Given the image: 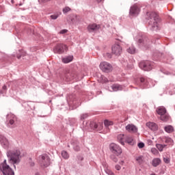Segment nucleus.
Returning a JSON list of instances; mask_svg holds the SVG:
<instances>
[{
  "instance_id": "38",
  "label": "nucleus",
  "mask_w": 175,
  "mask_h": 175,
  "mask_svg": "<svg viewBox=\"0 0 175 175\" xmlns=\"http://www.w3.org/2000/svg\"><path fill=\"white\" fill-rule=\"evenodd\" d=\"M105 173L107 174H108V175H115L113 173V172H111V170H109V169H105Z\"/></svg>"
},
{
  "instance_id": "34",
  "label": "nucleus",
  "mask_w": 175,
  "mask_h": 175,
  "mask_svg": "<svg viewBox=\"0 0 175 175\" xmlns=\"http://www.w3.org/2000/svg\"><path fill=\"white\" fill-rule=\"evenodd\" d=\"M6 91H8V88H7L6 85H4L2 87L1 90H0V94H1V95H3V94H6Z\"/></svg>"
},
{
  "instance_id": "2",
  "label": "nucleus",
  "mask_w": 175,
  "mask_h": 175,
  "mask_svg": "<svg viewBox=\"0 0 175 175\" xmlns=\"http://www.w3.org/2000/svg\"><path fill=\"white\" fill-rule=\"evenodd\" d=\"M147 20L149 25L150 29L151 31L158 30V23H159V17L157 12H148L147 13Z\"/></svg>"
},
{
  "instance_id": "49",
  "label": "nucleus",
  "mask_w": 175,
  "mask_h": 175,
  "mask_svg": "<svg viewBox=\"0 0 175 175\" xmlns=\"http://www.w3.org/2000/svg\"><path fill=\"white\" fill-rule=\"evenodd\" d=\"M128 66V68H129L130 69H132V68H133V65H131V66Z\"/></svg>"
},
{
  "instance_id": "11",
  "label": "nucleus",
  "mask_w": 175,
  "mask_h": 175,
  "mask_svg": "<svg viewBox=\"0 0 175 175\" xmlns=\"http://www.w3.org/2000/svg\"><path fill=\"white\" fill-rule=\"evenodd\" d=\"M109 150L113 152V154H116V155H121L122 153V149L120 147V146L112 143L109 145Z\"/></svg>"
},
{
  "instance_id": "15",
  "label": "nucleus",
  "mask_w": 175,
  "mask_h": 175,
  "mask_svg": "<svg viewBox=\"0 0 175 175\" xmlns=\"http://www.w3.org/2000/svg\"><path fill=\"white\" fill-rule=\"evenodd\" d=\"M125 128L126 131L131 133H136V132H137V127L134 124H128Z\"/></svg>"
},
{
  "instance_id": "13",
  "label": "nucleus",
  "mask_w": 175,
  "mask_h": 175,
  "mask_svg": "<svg viewBox=\"0 0 175 175\" xmlns=\"http://www.w3.org/2000/svg\"><path fill=\"white\" fill-rule=\"evenodd\" d=\"M0 144H1L2 147L5 150H8V148H9V146H10V144L9 143V140H8L5 137V136L2 135H0Z\"/></svg>"
},
{
  "instance_id": "3",
  "label": "nucleus",
  "mask_w": 175,
  "mask_h": 175,
  "mask_svg": "<svg viewBox=\"0 0 175 175\" xmlns=\"http://www.w3.org/2000/svg\"><path fill=\"white\" fill-rule=\"evenodd\" d=\"M0 171L3 175H14V171L8 165L6 159L0 164Z\"/></svg>"
},
{
  "instance_id": "22",
  "label": "nucleus",
  "mask_w": 175,
  "mask_h": 175,
  "mask_svg": "<svg viewBox=\"0 0 175 175\" xmlns=\"http://www.w3.org/2000/svg\"><path fill=\"white\" fill-rule=\"evenodd\" d=\"M161 159L159 158H155L153 159V160L152 161V166H154V167H157V166H159V165L161 164Z\"/></svg>"
},
{
  "instance_id": "7",
  "label": "nucleus",
  "mask_w": 175,
  "mask_h": 175,
  "mask_svg": "<svg viewBox=\"0 0 175 175\" xmlns=\"http://www.w3.org/2000/svg\"><path fill=\"white\" fill-rule=\"evenodd\" d=\"M39 163L42 167H48L50 166V157L49 155L44 154L39 156Z\"/></svg>"
},
{
  "instance_id": "14",
  "label": "nucleus",
  "mask_w": 175,
  "mask_h": 175,
  "mask_svg": "<svg viewBox=\"0 0 175 175\" xmlns=\"http://www.w3.org/2000/svg\"><path fill=\"white\" fill-rule=\"evenodd\" d=\"M112 53L113 54H115V55H121L122 48L120 44H116L112 46Z\"/></svg>"
},
{
  "instance_id": "20",
  "label": "nucleus",
  "mask_w": 175,
  "mask_h": 175,
  "mask_svg": "<svg viewBox=\"0 0 175 175\" xmlns=\"http://www.w3.org/2000/svg\"><path fill=\"white\" fill-rule=\"evenodd\" d=\"M125 137L126 136L124 134H120L118 135V140L119 143L122 144V146H124L125 144Z\"/></svg>"
},
{
  "instance_id": "8",
  "label": "nucleus",
  "mask_w": 175,
  "mask_h": 175,
  "mask_svg": "<svg viewBox=\"0 0 175 175\" xmlns=\"http://www.w3.org/2000/svg\"><path fill=\"white\" fill-rule=\"evenodd\" d=\"M68 51V46L63 44L56 45L53 49L55 54H63L65 51Z\"/></svg>"
},
{
  "instance_id": "5",
  "label": "nucleus",
  "mask_w": 175,
  "mask_h": 175,
  "mask_svg": "<svg viewBox=\"0 0 175 175\" xmlns=\"http://www.w3.org/2000/svg\"><path fill=\"white\" fill-rule=\"evenodd\" d=\"M157 113L160 116L161 121L166 122L169 121V113L166 111V108L160 107L157 109Z\"/></svg>"
},
{
  "instance_id": "29",
  "label": "nucleus",
  "mask_w": 175,
  "mask_h": 175,
  "mask_svg": "<svg viewBox=\"0 0 175 175\" xmlns=\"http://www.w3.org/2000/svg\"><path fill=\"white\" fill-rule=\"evenodd\" d=\"M71 144L73 146L75 151H80V146H79V142H71Z\"/></svg>"
},
{
  "instance_id": "1",
  "label": "nucleus",
  "mask_w": 175,
  "mask_h": 175,
  "mask_svg": "<svg viewBox=\"0 0 175 175\" xmlns=\"http://www.w3.org/2000/svg\"><path fill=\"white\" fill-rule=\"evenodd\" d=\"M6 155L8 162L12 165H18L21 162V151L18 149L8 150Z\"/></svg>"
},
{
  "instance_id": "47",
  "label": "nucleus",
  "mask_w": 175,
  "mask_h": 175,
  "mask_svg": "<svg viewBox=\"0 0 175 175\" xmlns=\"http://www.w3.org/2000/svg\"><path fill=\"white\" fill-rule=\"evenodd\" d=\"M113 162H118V159H116V157H111Z\"/></svg>"
},
{
  "instance_id": "50",
  "label": "nucleus",
  "mask_w": 175,
  "mask_h": 175,
  "mask_svg": "<svg viewBox=\"0 0 175 175\" xmlns=\"http://www.w3.org/2000/svg\"><path fill=\"white\" fill-rule=\"evenodd\" d=\"M103 1L105 0H97V2L100 3V2H103Z\"/></svg>"
},
{
  "instance_id": "27",
  "label": "nucleus",
  "mask_w": 175,
  "mask_h": 175,
  "mask_svg": "<svg viewBox=\"0 0 175 175\" xmlns=\"http://www.w3.org/2000/svg\"><path fill=\"white\" fill-rule=\"evenodd\" d=\"M165 143H166L167 144H169L170 146H173L174 144V142L173 141V139H172V138L169 137H165L163 139Z\"/></svg>"
},
{
  "instance_id": "9",
  "label": "nucleus",
  "mask_w": 175,
  "mask_h": 175,
  "mask_svg": "<svg viewBox=\"0 0 175 175\" xmlns=\"http://www.w3.org/2000/svg\"><path fill=\"white\" fill-rule=\"evenodd\" d=\"M139 66L140 69H142V70L148 72L152 69V62L149 61L141 62L139 64Z\"/></svg>"
},
{
  "instance_id": "17",
  "label": "nucleus",
  "mask_w": 175,
  "mask_h": 175,
  "mask_svg": "<svg viewBox=\"0 0 175 175\" xmlns=\"http://www.w3.org/2000/svg\"><path fill=\"white\" fill-rule=\"evenodd\" d=\"M97 29H99V25H98L95 23L89 25L88 26V31L89 32H94V31H97Z\"/></svg>"
},
{
  "instance_id": "10",
  "label": "nucleus",
  "mask_w": 175,
  "mask_h": 175,
  "mask_svg": "<svg viewBox=\"0 0 175 175\" xmlns=\"http://www.w3.org/2000/svg\"><path fill=\"white\" fill-rule=\"evenodd\" d=\"M100 69L105 73H109L113 70V66L107 62H103L100 64Z\"/></svg>"
},
{
  "instance_id": "44",
  "label": "nucleus",
  "mask_w": 175,
  "mask_h": 175,
  "mask_svg": "<svg viewBox=\"0 0 175 175\" xmlns=\"http://www.w3.org/2000/svg\"><path fill=\"white\" fill-rule=\"evenodd\" d=\"M66 32H68V30L63 29L60 31L59 33H61L62 35H64V33H66Z\"/></svg>"
},
{
  "instance_id": "42",
  "label": "nucleus",
  "mask_w": 175,
  "mask_h": 175,
  "mask_svg": "<svg viewBox=\"0 0 175 175\" xmlns=\"http://www.w3.org/2000/svg\"><path fill=\"white\" fill-rule=\"evenodd\" d=\"M163 161H164L165 163H170V159L167 157L164 158Z\"/></svg>"
},
{
  "instance_id": "30",
  "label": "nucleus",
  "mask_w": 175,
  "mask_h": 175,
  "mask_svg": "<svg viewBox=\"0 0 175 175\" xmlns=\"http://www.w3.org/2000/svg\"><path fill=\"white\" fill-rule=\"evenodd\" d=\"M127 52H129V54H135L136 53V48H135L133 46H131L127 49Z\"/></svg>"
},
{
  "instance_id": "41",
  "label": "nucleus",
  "mask_w": 175,
  "mask_h": 175,
  "mask_svg": "<svg viewBox=\"0 0 175 175\" xmlns=\"http://www.w3.org/2000/svg\"><path fill=\"white\" fill-rule=\"evenodd\" d=\"M138 147H139V148H143L144 147V143H143V142H139V143L138 144Z\"/></svg>"
},
{
  "instance_id": "51",
  "label": "nucleus",
  "mask_w": 175,
  "mask_h": 175,
  "mask_svg": "<svg viewBox=\"0 0 175 175\" xmlns=\"http://www.w3.org/2000/svg\"><path fill=\"white\" fill-rule=\"evenodd\" d=\"M164 74H165V75H170V72H169L167 71V72H164Z\"/></svg>"
},
{
  "instance_id": "55",
  "label": "nucleus",
  "mask_w": 175,
  "mask_h": 175,
  "mask_svg": "<svg viewBox=\"0 0 175 175\" xmlns=\"http://www.w3.org/2000/svg\"><path fill=\"white\" fill-rule=\"evenodd\" d=\"M13 167H14V168L15 169V170H16V164H13Z\"/></svg>"
},
{
  "instance_id": "4",
  "label": "nucleus",
  "mask_w": 175,
  "mask_h": 175,
  "mask_svg": "<svg viewBox=\"0 0 175 175\" xmlns=\"http://www.w3.org/2000/svg\"><path fill=\"white\" fill-rule=\"evenodd\" d=\"M137 42L139 47H142V49H148L150 48V46L152 44V42L150 41L148 38L146 36L141 37L138 39Z\"/></svg>"
},
{
  "instance_id": "26",
  "label": "nucleus",
  "mask_w": 175,
  "mask_h": 175,
  "mask_svg": "<svg viewBox=\"0 0 175 175\" xmlns=\"http://www.w3.org/2000/svg\"><path fill=\"white\" fill-rule=\"evenodd\" d=\"M104 125L107 129H109V126H111L112 125H114V122L113 121H110L109 120H104Z\"/></svg>"
},
{
  "instance_id": "33",
  "label": "nucleus",
  "mask_w": 175,
  "mask_h": 175,
  "mask_svg": "<svg viewBox=\"0 0 175 175\" xmlns=\"http://www.w3.org/2000/svg\"><path fill=\"white\" fill-rule=\"evenodd\" d=\"M62 157H63L64 159H68V158H69V154H68V152L63 150L62 152Z\"/></svg>"
},
{
  "instance_id": "23",
  "label": "nucleus",
  "mask_w": 175,
  "mask_h": 175,
  "mask_svg": "<svg viewBox=\"0 0 175 175\" xmlns=\"http://www.w3.org/2000/svg\"><path fill=\"white\" fill-rule=\"evenodd\" d=\"M135 161L138 163V165H142V163L144 162V156L143 155L137 156L135 157Z\"/></svg>"
},
{
  "instance_id": "19",
  "label": "nucleus",
  "mask_w": 175,
  "mask_h": 175,
  "mask_svg": "<svg viewBox=\"0 0 175 175\" xmlns=\"http://www.w3.org/2000/svg\"><path fill=\"white\" fill-rule=\"evenodd\" d=\"M96 128H98V124L95 122H90L89 126L85 127V129H92L93 131H96Z\"/></svg>"
},
{
  "instance_id": "18",
  "label": "nucleus",
  "mask_w": 175,
  "mask_h": 175,
  "mask_svg": "<svg viewBox=\"0 0 175 175\" xmlns=\"http://www.w3.org/2000/svg\"><path fill=\"white\" fill-rule=\"evenodd\" d=\"M146 126L149 129H151V131H158V125H157V124L154 122H148L146 123Z\"/></svg>"
},
{
  "instance_id": "39",
  "label": "nucleus",
  "mask_w": 175,
  "mask_h": 175,
  "mask_svg": "<svg viewBox=\"0 0 175 175\" xmlns=\"http://www.w3.org/2000/svg\"><path fill=\"white\" fill-rule=\"evenodd\" d=\"M151 152H152V154L157 155V154H158V150H157V148H153L151 149Z\"/></svg>"
},
{
  "instance_id": "54",
  "label": "nucleus",
  "mask_w": 175,
  "mask_h": 175,
  "mask_svg": "<svg viewBox=\"0 0 175 175\" xmlns=\"http://www.w3.org/2000/svg\"><path fill=\"white\" fill-rule=\"evenodd\" d=\"M72 23H76V21H75V19H71Z\"/></svg>"
},
{
  "instance_id": "45",
  "label": "nucleus",
  "mask_w": 175,
  "mask_h": 175,
  "mask_svg": "<svg viewBox=\"0 0 175 175\" xmlns=\"http://www.w3.org/2000/svg\"><path fill=\"white\" fill-rule=\"evenodd\" d=\"M115 169H116V170H121V166H120L119 165H116L115 166Z\"/></svg>"
},
{
  "instance_id": "43",
  "label": "nucleus",
  "mask_w": 175,
  "mask_h": 175,
  "mask_svg": "<svg viewBox=\"0 0 175 175\" xmlns=\"http://www.w3.org/2000/svg\"><path fill=\"white\" fill-rule=\"evenodd\" d=\"M29 165L30 166L33 167V166H35V163H33V161H32V160L31 159H29Z\"/></svg>"
},
{
  "instance_id": "25",
  "label": "nucleus",
  "mask_w": 175,
  "mask_h": 175,
  "mask_svg": "<svg viewBox=\"0 0 175 175\" xmlns=\"http://www.w3.org/2000/svg\"><path fill=\"white\" fill-rule=\"evenodd\" d=\"M73 61V56H68L62 59V62L64 64H69Z\"/></svg>"
},
{
  "instance_id": "48",
  "label": "nucleus",
  "mask_w": 175,
  "mask_h": 175,
  "mask_svg": "<svg viewBox=\"0 0 175 175\" xmlns=\"http://www.w3.org/2000/svg\"><path fill=\"white\" fill-rule=\"evenodd\" d=\"M106 56L107 57V58H111V54L109 53L106 54Z\"/></svg>"
},
{
  "instance_id": "36",
  "label": "nucleus",
  "mask_w": 175,
  "mask_h": 175,
  "mask_svg": "<svg viewBox=\"0 0 175 175\" xmlns=\"http://www.w3.org/2000/svg\"><path fill=\"white\" fill-rule=\"evenodd\" d=\"M70 8L69 7H66L64 8H63V13L64 14H66V13H68V12H70Z\"/></svg>"
},
{
  "instance_id": "32",
  "label": "nucleus",
  "mask_w": 175,
  "mask_h": 175,
  "mask_svg": "<svg viewBox=\"0 0 175 175\" xmlns=\"http://www.w3.org/2000/svg\"><path fill=\"white\" fill-rule=\"evenodd\" d=\"M102 129H103V123H98L95 131L96 132H100V131H102Z\"/></svg>"
},
{
  "instance_id": "46",
  "label": "nucleus",
  "mask_w": 175,
  "mask_h": 175,
  "mask_svg": "<svg viewBox=\"0 0 175 175\" xmlns=\"http://www.w3.org/2000/svg\"><path fill=\"white\" fill-rule=\"evenodd\" d=\"M51 0H38L39 2H43L44 3L46 2H49Z\"/></svg>"
},
{
  "instance_id": "40",
  "label": "nucleus",
  "mask_w": 175,
  "mask_h": 175,
  "mask_svg": "<svg viewBox=\"0 0 175 175\" xmlns=\"http://www.w3.org/2000/svg\"><path fill=\"white\" fill-rule=\"evenodd\" d=\"M51 18H52V20H57L58 18V15H55V14L51 15Z\"/></svg>"
},
{
  "instance_id": "53",
  "label": "nucleus",
  "mask_w": 175,
  "mask_h": 175,
  "mask_svg": "<svg viewBox=\"0 0 175 175\" xmlns=\"http://www.w3.org/2000/svg\"><path fill=\"white\" fill-rule=\"evenodd\" d=\"M17 58H18V59H20V58H21V55H18Z\"/></svg>"
},
{
  "instance_id": "35",
  "label": "nucleus",
  "mask_w": 175,
  "mask_h": 175,
  "mask_svg": "<svg viewBox=\"0 0 175 175\" xmlns=\"http://www.w3.org/2000/svg\"><path fill=\"white\" fill-rule=\"evenodd\" d=\"M107 81H109V80L107 79V78H106L105 76L101 75L100 76V82L101 83H107Z\"/></svg>"
},
{
  "instance_id": "24",
  "label": "nucleus",
  "mask_w": 175,
  "mask_h": 175,
  "mask_svg": "<svg viewBox=\"0 0 175 175\" xmlns=\"http://www.w3.org/2000/svg\"><path fill=\"white\" fill-rule=\"evenodd\" d=\"M139 80L142 84H144V85L148 88L149 87L148 85L150 84V82H148V80L150 79H148L146 77H141L139 78Z\"/></svg>"
},
{
  "instance_id": "52",
  "label": "nucleus",
  "mask_w": 175,
  "mask_h": 175,
  "mask_svg": "<svg viewBox=\"0 0 175 175\" xmlns=\"http://www.w3.org/2000/svg\"><path fill=\"white\" fill-rule=\"evenodd\" d=\"M73 17H74V18H75L76 20H77V15H74Z\"/></svg>"
},
{
  "instance_id": "6",
  "label": "nucleus",
  "mask_w": 175,
  "mask_h": 175,
  "mask_svg": "<svg viewBox=\"0 0 175 175\" xmlns=\"http://www.w3.org/2000/svg\"><path fill=\"white\" fill-rule=\"evenodd\" d=\"M16 122H17V117H16L14 114L8 113L7 115V126H8V128H11V129L16 128Z\"/></svg>"
},
{
  "instance_id": "31",
  "label": "nucleus",
  "mask_w": 175,
  "mask_h": 175,
  "mask_svg": "<svg viewBox=\"0 0 175 175\" xmlns=\"http://www.w3.org/2000/svg\"><path fill=\"white\" fill-rule=\"evenodd\" d=\"M157 148L159 151H163V149L166 147V145H162L161 144H158L156 145Z\"/></svg>"
},
{
  "instance_id": "28",
  "label": "nucleus",
  "mask_w": 175,
  "mask_h": 175,
  "mask_svg": "<svg viewBox=\"0 0 175 175\" xmlns=\"http://www.w3.org/2000/svg\"><path fill=\"white\" fill-rule=\"evenodd\" d=\"M124 142L128 143V144H133V137L129 135L126 136Z\"/></svg>"
},
{
  "instance_id": "16",
  "label": "nucleus",
  "mask_w": 175,
  "mask_h": 175,
  "mask_svg": "<svg viewBox=\"0 0 175 175\" xmlns=\"http://www.w3.org/2000/svg\"><path fill=\"white\" fill-rule=\"evenodd\" d=\"M111 89L113 92H116L117 91H122L124 86L116 83L111 85Z\"/></svg>"
},
{
  "instance_id": "21",
  "label": "nucleus",
  "mask_w": 175,
  "mask_h": 175,
  "mask_svg": "<svg viewBox=\"0 0 175 175\" xmlns=\"http://www.w3.org/2000/svg\"><path fill=\"white\" fill-rule=\"evenodd\" d=\"M164 130L167 133H173L174 132V127L172 125H167L164 127Z\"/></svg>"
},
{
  "instance_id": "12",
  "label": "nucleus",
  "mask_w": 175,
  "mask_h": 175,
  "mask_svg": "<svg viewBox=\"0 0 175 175\" xmlns=\"http://www.w3.org/2000/svg\"><path fill=\"white\" fill-rule=\"evenodd\" d=\"M140 13V8L137 7V5H134L131 7L130 11H129V16H131L132 17H135V16H137Z\"/></svg>"
},
{
  "instance_id": "56",
  "label": "nucleus",
  "mask_w": 175,
  "mask_h": 175,
  "mask_svg": "<svg viewBox=\"0 0 175 175\" xmlns=\"http://www.w3.org/2000/svg\"><path fill=\"white\" fill-rule=\"evenodd\" d=\"M11 2H12V3H14V0H11Z\"/></svg>"
},
{
  "instance_id": "37",
  "label": "nucleus",
  "mask_w": 175,
  "mask_h": 175,
  "mask_svg": "<svg viewBox=\"0 0 175 175\" xmlns=\"http://www.w3.org/2000/svg\"><path fill=\"white\" fill-rule=\"evenodd\" d=\"M89 116L88 113H83L81 115V120H85V118H88Z\"/></svg>"
}]
</instances>
